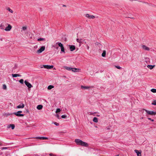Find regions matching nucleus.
<instances>
[{
	"label": "nucleus",
	"mask_w": 156,
	"mask_h": 156,
	"mask_svg": "<svg viewBox=\"0 0 156 156\" xmlns=\"http://www.w3.org/2000/svg\"><path fill=\"white\" fill-rule=\"evenodd\" d=\"M96 44L100 48L101 47V44L100 43L98 42H96Z\"/></svg>",
	"instance_id": "obj_28"
},
{
	"label": "nucleus",
	"mask_w": 156,
	"mask_h": 156,
	"mask_svg": "<svg viewBox=\"0 0 156 156\" xmlns=\"http://www.w3.org/2000/svg\"><path fill=\"white\" fill-rule=\"evenodd\" d=\"M57 117L58 119H60V117H59V116L58 115H57Z\"/></svg>",
	"instance_id": "obj_42"
},
{
	"label": "nucleus",
	"mask_w": 156,
	"mask_h": 156,
	"mask_svg": "<svg viewBox=\"0 0 156 156\" xmlns=\"http://www.w3.org/2000/svg\"><path fill=\"white\" fill-rule=\"evenodd\" d=\"M142 48L143 49L145 50L149 51L150 48L145 45H143L142 46Z\"/></svg>",
	"instance_id": "obj_12"
},
{
	"label": "nucleus",
	"mask_w": 156,
	"mask_h": 156,
	"mask_svg": "<svg viewBox=\"0 0 156 156\" xmlns=\"http://www.w3.org/2000/svg\"><path fill=\"white\" fill-rule=\"evenodd\" d=\"M19 82L21 84H23L24 80L23 79H21L19 80Z\"/></svg>",
	"instance_id": "obj_32"
},
{
	"label": "nucleus",
	"mask_w": 156,
	"mask_h": 156,
	"mask_svg": "<svg viewBox=\"0 0 156 156\" xmlns=\"http://www.w3.org/2000/svg\"><path fill=\"white\" fill-rule=\"evenodd\" d=\"M95 18V17L94 16H90L89 19H93Z\"/></svg>",
	"instance_id": "obj_36"
},
{
	"label": "nucleus",
	"mask_w": 156,
	"mask_h": 156,
	"mask_svg": "<svg viewBox=\"0 0 156 156\" xmlns=\"http://www.w3.org/2000/svg\"><path fill=\"white\" fill-rule=\"evenodd\" d=\"M0 28L1 29H4V25L2 23L0 25Z\"/></svg>",
	"instance_id": "obj_31"
},
{
	"label": "nucleus",
	"mask_w": 156,
	"mask_h": 156,
	"mask_svg": "<svg viewBox=\"0 0 156 156\" xmlns=\"http://www.w3.org/2000/svg\"><path fill=\"white\" fill-rule=\"evenodd\" d=\"M81 87L82 89H89L91 88H93V86H89V87H87V86H81Z\"/></svg>",
	"instance_id": "obj_10"
},
{
	"label": "nucleus",
	"mask_w": 156,
	"mask_h": 156,
	"mask_svg": "<svg viewBox=\"0 0 156 156\" xmlns=\"http://www.w3.org/2000/svg\"><path fill=\"white\" fill-rule=\"evenodd\" d=\"M63 6H65V5H63Z\"/></svg>",
	"instance_id": "obj_46"
},
{
	"label": "nucleus",
	"mask_w": 156,
	"mask_h": 156,
	"mask_svg": "<svg viewBox=\"0 0 156 156\" xmlns=\"http://www.w3.org/2000/svg\"><path fill=\"white\" fill-rule=\"evenodd\" d=\"M43 66L45 68H46L48 69H51L53 67L52 65H43Z\"/></svg>",
	"instance_id": "obj_7"
},
{
	"label": "nucleus",
	"mask_w": 156,
	"mask_h": 156,
	"mask_svg": "<svg viewBox=\"0 0 156 156\" xmlns=\"http://www.w3.org/2000/svg\"><path fill=\"white\" fill-rule=\"evenodd\" d=\"M97 116H99V115H97Z\"/></svg>",
	"instance_id": "obj_48"
},
{
	"label": "nucleus",
	"mask_w": 156,
	"mask_h": 156,
	"mask_svg": "<svg viewBox=\"0 0 156 156\" xmlns=\"http://www.w3.org/2000/svg\"><path fill=\"white\" fill-rule=\"evenodd\" d=\"M54 124L56 126H58L59 125V124L58 123L56 122H54Z\"/></svg>",
	"instance_id": "obj_37"
},
{
	"label": "nucleus",
	"mask_w": 156,
	"mask_h": 156,
	"mask_svg": "<svg viewBox=\"0 0 156 156\" xmlns=\"http://www.w3.org/2000/svg\"><path fill=\"white\" fill-rule=\"evenodd\" d=\"M151 91L153 93H156V89H152L151 90Z\"/></svg>",
	"instance_id": "obj_29"
},
{
	"label": "nucleus",
	"mask_w": 156,
	"mask_h": 156,
	"mask_svg": "<svg viewBox=\"0 0 156 156\" xmlns=\"http://www.w3.org/2000/svg\"><path fill=\"white\" fill-rule=\"evenodd\" d=\"M143 110H145L146 111V112L147 113V114L148 115H155L156 114V112H154L152 111H149L145 109H143Z\"/></svg>",
	"instance_id": "obj_3"
},
{
	"label": "nucleus",
	"mask_w": 156,
	"mask_h": 156,
	"mask_svg": "<svg viewBox=\"0 0 156 156\" xmlns=\"http://www.w3.org/2000/svg\"><path fill=\"white\" fill-rule=\"evenodd\" d=\"M145 61L146 62V63H148L149 62H150V60L149 58L146 57L145 58Z\"/></svg>",
	"instance_id": "obj_19"
},
{
	"label": "nucleus",
	"mask_w": 156,
	"mask_h": 156,
	"mask_svg": "<svg viewBox=\"0 0 156 156\" xmlns=\"http://www.w3.org/2000/svg\"><path fill=\"white\" fill-rule=\"evenodd\" d=\"M22 112V111H18L17 112H14L13 114L15 115L16 116L18 117L23 116H24V115L23 114H21Z\"/></svg>",
	"instance_id": "obj_2"
},
{
	"label": "nucleus",
	"mask_w": 156,
	"mask_h": 156,
	"mask_svg": "<svg viewBox=\"0 0 156 156\" xmlns=\"http://www.w3.org/2000/svg\"><path fill=\"white\" fill-rule=\"evenodd\" d=\"M24 107V105L22 103L20 104L19 105L17 106L16 107V108H23Z\"/></svg>",
	"instance_id": "obj_14"
},
{
	"label": "nucleus",
	"mask_w": 156,
	"mask_h": 156,
	"mask_svg": "<svg viewBox=\"0 0 156 156\" xmlns=\"http://www.w3.org/2000/svg\"><path fill=\"white\" fill-rule=\"evenodd\" d=\"M27 27H22V29L23 30H27Z\"/></svg>",
	"instance_id": "obj_35"
},
{
	"label": "nucleus",
	"mask_w": 156,
	"mask_h": 156,
	"mask_svg": "<svg viewBox=\"0 0 156 156\" xmlns=\"http://www.w3.org/2000/svg\"><path fill=\"white\" fill-rule=\"evenodd\" d=\"M9 126H10L12 129H14L15 128V125L13 124H10L9 125Z\"/></svg>",
	"instance_id": "obj_27"
},
{
	"label": "nucleus",
	"mask_w": 156,
	"mask_h": 156,
	"mask_svg": "<svg viewBox=\"0 0 156 156\" xmlns=\"http://www.w3.org/2000/svg\"><path fill=\"white\" fill-rule=\"evenodd\" d=\"M10 126H9V125H8L7 126L8 128H10Z\"/></svg>",
	"instance_id": "obj_44"
},
{
	"label": "nucleus",
	"mask_w": 156,
	"mask_h": 156,
	"mask_svg": "<svg viewBox=\"0 0 156 156\" xmlns=\"http://www.w3.org/2000/svg\"><path fill=\"white\" fill-rule=\"evenodd\" d=\"M61 111V110L60 108H57L56 111L55 112L56 113H57L58 112H60Z\"/></svg>",
	"instance_id": "obj_33"
},
{
	"label": "nucleus",
	"mask_w": 156,
	"mask_h": 156,
	"mask_svg": "<svg viewBox=\"0 0 156 156\" xmlns=\"http://www.w3.org/2000/svg\"><path fill=\"white\" fill-rule=\"evenodd\" d=\"M58 44V45L59 47H60L61 48V51L63 52H65L64 48L63 47V44L60 42H58L57 44Z\"/></svg>",
	"instance_id": "obj_5"
},
{
	"label": "nucleus",
	"mask_w": 156,
	"mask_h": 156,
	"mask_svg": "<svg viewBox=\"0 0 156 156\" xmlns=\"http://www.w3.org/2000/svg\"><path fill=\"white\" fill-rule=\"evenodd\" d=\"M106 51L105 50H104L101 56L103 57H105Z\"/></svg>",
	"instance_id": "obj_21"
},
{
	"label": "nucleus",
	"mask_w": 156,
	"mask_h": 156,
	"mask_svg": "<svg viewBox=\"0 0 156 156\" xmlns=\"http://www.w3.org/2000/svg\"><path fill=\"white\" fill-rule=\"evenodd\" d=\"M152 104L154 105H156V100H154L152 103Z\"/></svg>",
	"instance_id": "obj_34"
},
{
	"label": "nucleus",
	"mask_w": 156,
	"mask_h": 156,
	"mask_svg": "<svg viewBox=\"0 0 156 156\" xmlns=\"http://www.w3.org/2000/svg\"><path fill=\"white\" fill-rule=\"evenodd\" d=\"M64 68H65V69H66L67 70H68L69 71H70L71 70H72V68L70 67H69L66 66H64Z\"/></svg>",
	"instance_id": "obj_20"
},
{
	"label": "nucleus",
	"mask_w": 156,
	"mask_h": 156,
	"mask_svg": "<svg viewBox=\"0 0 156 156\" xmlns=\"http://www.w3.org/2000/svg\"><path fill=\"white\" fill-rule=\"evenodd\" d=\"M86 17L89 19L90 15L89 14H86L85 16Z\"/></svg>",
	"instance_id": "obj_38"
},
{
	"label": "nucleus",
	"mask_w": 156,
	"mask_h": 156,
	"mask_svg": "<svg viewBox=\"0 0 156 156\" xmlns=\"http://www.w3.org/2000/svg\"><path fill=\"white\" fill-rule=\"evenodd\" d=\"M37 139H40V140H48V138L46 137H36L35 138Z\"/></svg>",
	"instance_id": "obj_9"
},
{
	"label": "nucleus",
	"mask_w": 156,
	"mask_h": 156,
	"mask_svg": "<svg viewBox=\"0 0 156 156\" xmlns=\"http://www.w3.org/2000/svg\"><path fill=\"white\" fill-rule=\"evenodd\" d=\"M119 155H116V156H118Z\"/></svg>",
	"instance_id": "obj_47"
},
{
	"label": "nucleus",
	"mask_w": 156,
	"mask_h": 156,
	"mask_svg": "<svg viewBox=\"0 0 156 156\" xmlns=\"http://www.w3.org/2000/svg\"><path fill=\"white\" fill-rule=\"evenodd\" d=\"M3 89L4 90H6L7 89L6 86L5 84H3Z\"/></svg>",
	"instance_id": "obj_30"
},
{
	"label": "nucleus",
	"mask_w": 156,
	"mask_h": 156,
	"mask_svg": "<svg viewBox=\"0 0 156 156\" xmlns=\"http://www.w3.org/2000/svg\"><path fill=\"white\" fill-rule=\"evenodd\" d=\"M147 119H148L149 120H151V119L150 118H148Z\"/></svg>",
	"instance_id": "obj_43"
},
{
	"label": "nucleus",
	"mask_w": 156,
	"mask_h": 156,
	"mask_svg": "<svg viewBox=\"0 0 156 156\" xmlns=\"http://www.w3.org/2000/svg\"><path fill=\"white\" fill-rule=\"evenodd\" d=\"M6 10L8 11L9 12L11 13H13V11L9 7H7L6 8Z\"/></svg>",
	"instance_id": "obj_16"
},
{
	"label": "nucleus",
	"mask_w": 156,
	"mask_h": 156,
	"mask_svg": "<svg viewBox=\"0 0 156 156\" xmlns=\"http://www.w3.org/2000/svg\"><path fill=\"white\" fill-rule=\"evenodd\" d=\"M82 40L81 39H76V41L79 43L80 44H81L82 42Z\"/></svg>",
	"instance_id": "obj_25"
},
{
	"label": "nucleus",
	"mask_w": 156,
	"mask_h": 156,
	"mask_svg": "<svg viewBox=\"0 0 156 156\" xmlns=\"http://www.w3.org/2000/svg\"><path fill=\"white\" fill-rule=\"evenodd\" d=\"M115 67L118 69H120L121 68V67L119 66H116Z\"/></svg>",
	"instance_id": "obj_40"
},
{
	"label": "nucleus",
	"mask_w": 156,
	"mask_h": 156,
	"mask_svg": "<svg viewBox=\"0 0 156 156\" xmlns=\"http://www.w3.org/2000/svg\"><path fill=\"white\" fill-rule=\"evenodd\" d=\"M12 28V26L10 24H8V26L6 27L5 30L6 31H9Z\"/></svg>",
	"instance_id": "obj_8"
},
{
	"label": "nucleus",
	"mask_w": 156,
	"mask_h": 156,
	"mask_svg": "<svg viewBox=\"0 0 156 156\" xmlns=\"http://www.w3.org/2000/svg\"><path fill=\"white\" fill-rule=\"evenodd\" d=\"M155 66L154 65H148L147 66V67L150 69H152Z\"/></svg>",
	"instance_id": "obj_23"
},
{
	"label": "nucleus",
	"mask_w": 156,
	"mask_h": 156,
	"mask_svg": "<svg viewBox=\"0 0 156 156\" xmlns=\"http://www.w3.org/2000/svg\"><path fill=\"white\" fill-rule=\"evenodd\" d=\"M70 49L71 51H73L75 49V47L74 45H70Z\"/></svg>",
	"instance_id": "obj_15"
},
{
	"label": "nucleus",
	"mask_w": 156,
	"mask_h": 156,
	"mask_svg": "<svg viewBox=\"0 0 156 156\" xmlns=\"http://www.w3.org/2000/svg\"><path fill=\"white\" fill-rule=\"evenodd\" d=\"M75 141L78 145H81L86 147L88 146V144L87 143L84 142L79 139H76Z\"/></svg>",
	"instance_id": "obj_1"
},
{
	"label": "nucleus",
	"mask_w": 156,
	"mask_h": 156,
	"mask_svg": "<svg viewBox=\"0 0 156 156\" xmlns=\"http://www.w3.org/2000/svg\"><path fill=\"white\" fill-rule=\"evenodd\" d=\"M93 121L95 122H98V119L96 117L94 118L93 119Z\"/></svg>",
	"instance_id": "obj_24"
},
{
	"label": "nucleus",
	"mask_w": 156,
	"mask_h": 156,
	"mask_svg": "<svg viewBox=\"0 0 156 156\" xmlns=\"http://www.w3.org/2000/svg\"><path fill=\"white\" fill-rule=\"evenodd\" d=\"M43 108V106L42 105H38L37 106V108L39 110Z\"/></svg>",
	"instance_id": "obj_17"
},
{
	"label": "nucleus",
	"mask_w": 156,
	"mask_h": 156,
	"mask_svg": "<svg viewBox=\"0 0 156 156\" xmlns=\"http://www.w3.org/2000/svg\"><path fill=\"white\" fill-rule=\"evenodd\" d=\"M45 39L44 38H39L37 39L38 41H45Z\"/></svg>",
	"instance_id": "obj_22"
},
{
	"label": "nucleus",
	"mask_w": 156,
	"mask_h": 156,
	"mask_svg": "<svg viewBox=\"0 0 156 156\" xmlns=\"http://www.w3.org/2000/svg\"><path fill=\"white\" fill-rule=\"evenodd\" d=\"M86 46H87V49L88 50L89 49V47L88 46L87 44Z\"/></svg>",
	"instance_id": "obj_41"
},
{
	"label": "nucleus",
	"mask_w": 156,
	"mask_h": 156,
	"mask_svg": "<svg viewBox=\"0 0 156 156\" xmlns=\"http://www.w3.org/2000/svg\"><path fill=\"white\" fill-rule=\"evenodd\" d=\"M80 69H77L76 68H72V71L73 72H79V70H80Z\"/></svg>",
	"instance_id": "obj_13"
},
{
	"label": "nucleus",
	"mask_w": 156,
	"mask_h": 156,
	"mask_svg": "<svg viewBox=\"0 0 156 156\" xmlns=\"http://www.w3.org/2000/svg\"><path fill=\"white\" fill-rule=\"evenodd\" d=\"M61 117L62 118H65L66 117V115H62V116H61Z\"/></svg>",
	"instance_id": "obj_39"
},
{
	"label": "nucleus",
	"mask_w": 156,
	"mask_h": 156,
	"mask_svg": "<svg viewBox=\"0 0 156 156\" xmlns=\"http://www.w3.org/2000/svg\"><path fill=\"white\" fill-rule=\"evenodd\" d=\"M24 83L29 88H31L33 87L32 85L30 83L28 82L27 80H25L24 81Z\"/></svg>",
	"instance_id": "obj_6"
},
{
	"label": "nucleus",
	"mask_w": 156,
	"mask_h": 156,
	"mask_svg": "<svg viewBox=\"0 0 156 156\" xmlns=\"http://www.w3.org/2000/svg\"><path fill=\"white\" fill-rule=\"evenodd\" d=\"M151 121H152V122H153V121H154V119H151Z\"/></svg>",
	"instance_id": "obj_45"
},
{
	"label": "nucleus",
	"mask_w": 156,
	"mask_h": 156,
	"mask_svg": "<svg viewBox=\"0 0 156 156\" xmlns=\"http://www.w3.org/2000/svg\"><path fill=\"white\" fill-rule=\"evenodd\" d=\"M134 151L136 153L137 156H141V151H139L137 150H135Z\"/></svg>",
	"instance_id": "obj_11"
},
{
	"label": "nucleus",
	"mask_w": 156,
	"mask_h": 156,
	"mask_svg": "<svg viewBox=\"0 0 156 156\" xmlns=\"http://www.w3.org/2000/svg\"><path fill=\"white\" fill-rule=\"evenodd\" d=\"M54 86L53 85H50L48 86V90H50L52 88H54Z\"/></svg>",
	"instance_id": "obj_26"
},
{
	"label": "nucleus",
	"mask_w": 156,
	"mask_h": 156,
	"mask_svg": "<svg viewBox=\"0 0 156 156\" xmlns=\"http://www.w3.org/2000/svg\"><path fill=\"white\" fill-rule=\"evenodd\" d=\"M12 76L13 77H16L17 76H21L18 74H14L12 75Z\"/></svg>",
	"instance_id": "obj_18"
},
{
	"label": "nucleus",
	"mask_w": 156,
	"mask_h": 156,
	"mask_svg": "<svg viewBox=\"0 0 156 156\" xmlns=\"http://www.w3.org/2000/svg\"><path fill=\"white\" fill-rule=\"evenodd\" d=\"M45 49V46H42L39 49L37 50V52L38 53H41Z\"/></svg>",
	"instance_id": "obj_4"
}]
</instances>
